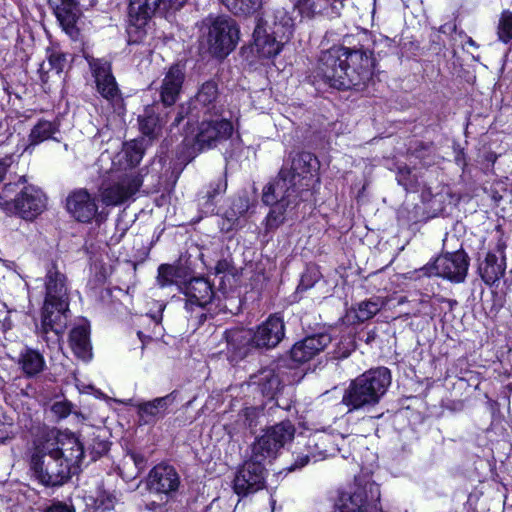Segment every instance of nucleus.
<instances>
[{
  "label": "nucleus",
  "mask_w": 512,
  "mask_h": 512,
  "mask_svg": "<svg viewBox=\"0 0 512 512\" xmlns=\"http://www.w3.org/2000/svg\"><path fill=\"white\" fill-rule=\"evenodd\" d=\"M83 456V445L74 433L44 429L33 442L31 470L41 484L59 486L76 473Z\"/></svg>",
  "instance_id": "nucleus-1"
},
{
  "label": "nucleus",
  "mask_w": 512,
  "mask_h": 512,
  "mask_svg": "<svg viewBox=\"0 0 512 512\" xmlns=\"http://www.w3.org/2000/svg\"><path fill=\"white\" fill-rule=\"evenodd\" d=\"M144 155L142 142L132 140L120 151L105 150L97 159L96 167L102 176L112 175L113 181L101 188V200L107 206H118L133 197L143 184V177L135 167Z\"/></svg>",
  "instance_id": "nucleus-2"
},
{
  "label": "nucleus",
  "mask_w": 512,
  "mask_h": 512,
  "mask_svg": "<svg viewBox=\"0 0 512 512\" xmlns=\"http://www.w3.org/2000/svg\"><path fill=\"white\" fill-rule=\"evenodd\" d=\"M317 168L318 161L313 154L298 153L292 159L291 169H282L279 176L264 188L262 201L273 206L266 217L268 228H276L283 222L286 209L297 204V184L307 180V176Z\"/></svg>",
  "instance_id": "nucleus-3"
},
{
  "label": "nucleus",
  "mask_w": 512,
  "mask_h": 512,
  "mask_svg": "<svg viewBox=\"0 0 512 512\" xmlns=\"http://www.w3.org/2000/svg\"><path fill=\"white\" fill-rule=\"evenodd\" d=\"M374 61L370 52L333 47L323 53L319 74L331 87L349 89L371 80Z\"/></svg>",
  "instance_id": "nucleus-4"
},
{
  "label": "nucleus",
  "mask_w": 512,
  "mask_h": 512,
  "mask_svg": "<svg viewBox=\"0 0 512 512\" xmlns=\"http://www.w3.org/2000/svg\"><path fill=\"white\" fill-rule=\"evenodd\" d=\"M65 282V276L54 267L48 270L40 327V333L47 342L58 341L66 325L68 296Z\"/></svg>",
  "instance_id": "nucleus-5"
},
{
  "label": "nucleus",
  "mask_w": 512,
  "mask_h": 512,
  "mask_svg": "<svg viewBox=\"0 0 512 512\" xmlns=\"http://www.w3.org/2000/svg\"><path fill=\"white\" fill-rule=\"evenodd\" d=\"M26 182V177L20 176L16 182L4 185L0 191V210L32 221L46 209L47 197L40 188Z\"/></svg>",
  "instance_id": "nucleus-6"
},
{
  "label": "nucleus",
  "mask_w": 512,
  "mask_h": 512,
  "mask_svg": "<svg viewBox=\"0 0 512 512\" xmlns=\"http://www.w3.org/2000/svg\"><path fill=\"white\" fill-rule=\"evenodd\" d=\"M391 384L389 369L378 367L353 380L345 390L342 404L348 412L372 407L379 403Z\"/></svg>",
  "instance_id": "nucleus-7"
},
{
  "label": "nucleus",
  "mask_w": 512,
  "mask_h": 512,
  "mask_svg": "<svg viewBox=\"0 0 512 512\" xmlns=\"http://www.w3.org/2000/svg\"><path fill=\"white\" fill-rule=\"evenodd\" d=\"M295 27L294 19L284 10L276 12L274 28L271 32L267 30L263 19H259L254 33V46L260 58H274L282 48L284 42L292 37Z\"/></svg>",
  "instance_id": "nucleus-8"
},
{
  "label": "nucleus",
  "mask_w": 512,
  "mask_h": 512,
  "mask_svg": "<svg viewBox=\"0 0 512 512\" xmlns=\"http://www.w3.org/2000/svg\"><path fill=\"white\" fill-rule=\"evenodd\" d=\"M201 45L215 57L227 56L237 45L239 28L228 16H209L203 20Z\"/></svg>",
  "instance_id": "nucleus-9"
},
{
  "label": "nucleus",
  "mask_w": 512,
  "mask_h": 512,
  "mask_svg": "<svg viewBox=\"0 0 512 512\" xmlns=\"http://www.w3.org/2000/svg\"><path fill=\"white\" fill-rule=\"evenodd\" d=\"M186 0H129L127 34L130 43L141 42L151 17L157 11L177 10Z\"/></svg>",
  "instance_id": "nucleus-10"
},
{
  "label": "nucleus",
  "mask_w": 512,
  "mask_h": 512,
  "mask_svg": "<svg viewBox=\"0 0 512 512\" xmlns=\"http://www.w3.org/2000/svg\"><path fill=\"white\" fill-rule=\"evenodd\" d=\"M359 436H344L340 433L317 432L311 436L307 443L308 452L296 457L294 464L288 468L294 471L308 464L311 460L314 462L323 460L326 457L333 456L337 451L341 452L346 444L350 445L355 441H362Z\"/></svg>",
  "instance_id": "nucleus-11"
},
{
  "label": "nucleus",
  "mask_w": 512,
  "mask_h": 512,
  "mask_svg": "<svg viewBox=\"0 0 512 512\" xmlns=\"http://www.w3.org/2000/svg\"><path fill=\"white\" fill-rule=\"evenodd\" d=\"M295 429L289 421L268 428L251 446L250 457L266 465L275 459L281 448L294 437Z\"/></svg>",
  "instance_id": "nucleus-12"
},
{
  "label": "nucleus",
  "mask_w": 512,
  "mask_h": 512,
  "mask_svg": "<svg viewBox=\"0 0 512 512\" xmlns=\"http://www.w3.org/2000/svg\"><path fill=\"white\" fill-rule=\"evenodd\" d=\"M295 429L289 421L268 428L251 446L250 457L266 465L275 459L281 448L294 437Z\"/></svg>",
  "instance_id": "nucleus-13"
},
{
  "label": "nucleus",
  "mask_w": 512,
  "mask_h": 512,
  "mask_svg": "<svg viewBox=\"0 0 512 512\" xmlns=\"http://www.w3.org/2000/svg\"><path fill=\"white\" fill-rule=\"evenodd\" d=\"M379 500L380 489L376 483L355 484L350 490L340 493L332 512H370Z\"/></svg>",
  "instance_id": "nucleus-14"
},
{
  "label": "nucleus",
  "mask_w": 512,
  "mask_h": 512,
  "mask_svg": "<svg viewBox=\"0 0 512 512\" xmlns=\"http://www.w3.org/2000/svg\"><path fill=\"white\" fill-rule=\"evenodd\" d=\"M214 117L202 121L197 127L196 133L192 131L186 136V140L191 139L199 150L216 146L218 142L227 140L233 133V125L224 114Z\"/></svg>",
  "instance_id": "nucleus-15"
},
{
  "label": "nucleus",
  "mask_w": 512,
  "mask_h": 512,
  "mask_svg": "<svg viewBox=\"0 0 512 512\" xmlns=\"http://www.w3.org/2000/svg\"><path fill=\"white\" fill-rule=\"evenodd\" d=\"M469 267V259L463 250L446 253L436 258L434 263L426 268L429 276H439L452 282L464 281Z\"/></svg>",
  "instance_id": "nucleus-16"
},
{
  "label": "nucleus",
  "mask_w": 512,
  "mask_h": 512,
  "mask_svg": "<svg viewBox=\"0 0 512 512\" xmlns=\"http://www.w3.org/2000/svg\"><path fill=\"white\" fill-rule=\"evenodd\" d=\"M99 94L109 102L121 100L120 90L111 72V64L105 59L85 55Z\"/></svg>",
  "instance_id": "nucleus-17"
},
{
  "label": "nucleus",
  "mask_w": 512,
  "mask_h": 512,
  "mask_svg": "<svg viewBox=\"0 0 512 512\" xmlns=\"http://www.w3.org/2000/svg\"><path fill=\"white\" fill-rule=\"evenodd\" d=\"M265 473V465L250 457L235 476L233 486L235 493L247 495L262 489L265 483Z\"/></svg>",
  "instance_id": "nucleus-18"
},
{
  "label": "nucleus",
  "mask_w": 512,
  "mask_h": 512,
  "mask_svg": "<svg viewBox=\"0 0 512 512\" xmlns=\"http://www.w3.org/2000/svg\"><path fill=\"white\" fill-rule=\"evenodd\" d=\"M146 485L152 493L171 496L180 486V477L173 466L158 464L149 472Z\"/></svg>",
  "instance_id": "nucleus-19"
},
{
  "label": "nucleus",
  "mask_w": 512,
  "mask_h": 512,
  "mask_svg": "<svg viewBox=\"0 0 512 512\" xmlns=\"http://www.w3.org/2000/svg\"><path fill=\"white\" fill-rule=\"evenodd\" d=\"M66 208L72 217L83 223L90 222L98 210L95 200L84 189L75 190L69 194Z\"/></svg>",
  "instance_id": "nucleus-20"
},
{
  "label": "nucleus",
  "mask_w": 512,
  "mask_h": 512,
  "mask_svg": "<svg viewBox=\"0 0 512 512\" xmlns=\"http://www.w3.org/2000/svg\"><path fill=\"white\" fill-rule=\"evenodd\" d=\"M176 400L175 392L151 401L133 404L137 409L139 421L143 424H154L165 417L168 407Z\"/></svg>",
  "instance_id": "nucleus-21"
},
{
  "label": "nucleus",
  "mask_w": 512,
  "mask_h": 512,
  "mask_svg": "<svg viewBox=\"0 0 512 512\" xmlns=\"http://www.w3.org/2000/svg\"><path fill=\"white\" fill-rule=\"evenodd\" d=\"M284 323L277 315L270 316L254 332V345L257 348H272L284 337Z\"/></svg>",
  "instance_id": "nucleus-22"
},
{
  "label": "nucleus",
  "mask_w": 512,
  "mask_h": 512,
  "mask_svg": "<svg viewBox=\"0 0 512 512\" xmlns=\"http://www.w3.org/2000/svg\"><path fill=\"white\" fill-rule=\"evenodd\" d=\"M185 79L183 67L179 64L171 66L164 75L160 87L161 101L165 106H172L177 101Z\"/></svg>",
  "instance_id": "nucleus-23"
},
{
  "label": "nucleus",
  "mask_w": 512,
  "mask_h": 512,
  "mask_svg": "<svg viewBox=\"0 0 512 512\" xmlns=\"http://www.w3.org/2000/svg\"><path fill=\"white\" fill-rule=\"evenodd\" d=\"M331 342L327 334H319L305 338L297 342L291 349L290 355L295 362L303 363L312 359L319 352L324 350Z\"/></svg>",
  "instance_id": "nucleus-24"
},
{
  "label": "nucleus",
  "mask_w": 512,
  "mask_h": 512,
  "mask_svg": "<svg viewBox=\"0 0 512 512\" xmlns=\"http://www.w3.org/2000/svg\"><path fill=\"white\" fill-rule=\"evenodd\" d=\"M190 304L204 307L211 302L214 297L212 285L208 280L202 277L193 278L185 281L182 291Z\"/></svg>",
  "instance_id": "nucleus-25"
},
{
  "label": "nucleus",
  "mask_w": 512,
  "mask_h": 512,
  "mask_svg": "<svg viewBox=\"0 0 512 512\" xmlns=\"http://www.w3.org/2000/svg\"><path fill=\"white\" fill-rule=\"evenodd\" d=\"M89 335L90 326L86 320H81L70 332V346L74 354L83 361H89L92 358Z\"/></svg>",
  "instance_id": "nucleus-26"
},
{
  "label": "nucleus",
  "mask_w": 512,
  "mask_h": 512,
  "mask_svg": "<svg viewBox=\"0 0 512 512\" xmlns=\"http://www.w3.org/2000/svg\"><path fill=\"white\" fill-rule=\"evenodd\" d=\"M218 87L213 81L203 83L193 100L194 109H200L204 114L218 116L223 114L221 107L217 105Z\"/></svg>",
  "instance_id": "nucleus-27"
},
{
  "label": "nucleus",
  "mask_w": 512,
  "mask_h": 512,
  "mask_svg": "<svg viewBox=\"0 0 512 512\" xmlns=\"http://www.w3.org/2000/svg\"><path fill=\"white\" fill-rule=\"evenodd\" d=\"M228 347L235 357L242 358L247 355L254 345V332L251 329L234 328L226 331Z\"/></svg>",
  "instance_id": "nucleus-28"
},
{
  "label": "nucleus",
  "mask_w": 512,
  "mask_h": 512,
  "mask_svg": "<svg viewBox=\"0 0 512 512\" xmlns=\"http://www.w3.org/2000/svg\"><path fill=\"white\" fill-rule=\"evenodd\" d=\"M185 281L186 271L184 268L170 264H161L158 267L157 285L160 288L176 286L181 292Z\"/></svg>",
  "instance_id": "nucleus-29"
},
{
  "label": "nucleus",
  "mask_w": 512,
  "mask_h": 512,
  "mask_svg": "<svg viewBox=\"0 0 512 512\" xmlns=\"http://www.w3.org/2000/svg\"><path fill=\"white\" fill-rule=\"evenodd\" d=\"M55 13L63 31L71 38H76L79 34V30L76 26L79 18L77 4L70 5L62 1L61 6L57 7Z\"/></svg>",
  "instance_id": "nucleus-30"
},
{
  "label": "nucleus",
  "mask_w": 512,
  "mask_h": 512,
  "mask_svg": "<svg viewBox=\"0 0 512 512\" xmlns=\"http://www.w3.org/2000/svg\"><path fill=\"white\" fill-rule=\"evenodd\" d=\"M505 266L503 260H499L493 253H488L484 262L480 265L482 279L487 284H493L503 276Z\"/></svg>",
  "instance_id": "nucleus-31"
},
{
  "label": "nucleus",
  "mask_w": 512,
  "mask_h": 512,
  "mask_svg": "<svg viewBox=\"0 0 512 512\" xmlns=\"http://www.w3.org/2000/svg\"><path fill=\"white\" fill-rule=\"evenodd\" d=\"M387 304V299L381 296H374L357 304L353 309L355 317L359 322H364L374 317Z\"/></svg>",
  "instance_id": "nucleus-32"
},
{
  "label": "nucleus",
  "mask_w": 512,
  "mask_h": 512,
  "mask_svg": "<svg viewBox=\"0 0 512 512\" xmlns=\"http://www.w3.org/2000/svg\"><path fill=\"white\" fill-rule=\"evenodd\" d=\"M20 364L23 372L32 377L43 371L45 360L38 351L27 349L21 354Z\"/></svg>",
  "instance_id": "nucleus-33"
},
{
  "label": "nucleus",
  "mask_w": 512,
  "mask_h": 512,
  "mask_svg": "<svg viewBox=\"0 0 512 512\" xmlns=\"http://www.w3.org/2000/svg\"><path fill=\"white\" fill-rule=\"evenodd\" d=\"M253 384L260 386L261 392L267 397H274L280 386V380L272 369H263L252 377Z\"/></svg>",
  "instance_id": "nucleus-34"
},
{
  "label": "nucleus",
  "mask_w": 512,
  "mask_h": 512,
  "mask_svg": "<svg viewBox=\"0 0 512 512\" xmlns=\"http://www.w3.org/2000/svg\"><path fill=\"white\" fill-rule=\"evenodd\" d=\"M234 15L248 16L258 11L264 0H220Z\"/></svg>",
  "instance_id": "nucleus-35"
},
{
  "label": "nucleus",
  "mask_w": 512,
  "mask_h": 512,
  "mask_svg": "<svg viewBox=\"0 0 512 512\" xmlns=\"http://www.w3.org/2000/svg\"><path fill=\"white\" fill-rule=\"evenodd\" d=\"M58 132V124L48 120H39L29 135L30 145H37L53 137Z\"/></svg>",
  "instance_id": "nucleus-36"
},
{
  "label": "nucleus",
  "mask_w": 512,
  "mask_h": 512,
  "mask_svg": "<svg viewBox=\"0 0 512 512\" xmlns=\"http://www.w3.org/2000/svg\"><path fill=\"white\" fill-rule=\"evenodd\" d=\"M66 63V54L53 50L48 52L47 62H43L40 65L39 72L41 74H48L50 71H54L55 74L59 75L64 70Z\"/></svg>",
  "instance_id": "nucleus-37"
},
{
  "label": "nucleus",
  "mask_w": 512,
  "mask_h": 512,
  "mask_svg": "<svg viewBox=\"0 0 512 512\" xmlns=\"http://www.w3.org/2000/svg\"><path fill=\"white\" fill-rule=\"evenodd\" d=\"M162 122V119L155 115L153 108H147L144 115L139 117L140 130L146 136H155Z\"/></svg>",
  "instance_id": "nucleus-38"
},
{
  "label": "nucleus",
  "mask_w": 512,
  "mask_h": 512,
  "mask_svg": "<svg viewBox=\"0 0 512 512\" xmlns=\"http://www.w3.org/2000/svg\"><path fill=\"white\" fill-rule=\"evenodd\" d=\"M249 208L248 201L245 198L239 197L233 202L232 207L225 213V217L228 221L226 226L224 223L222 229L230 230L240 216H242Z\"/></svg>",
  "instance_id": "nucleus-39"
},
{
  "label": "nucleus",
  "mask_w": 512,
  "mask_h": 512,
  "mask_svg": "<svg viewBox=\"0 0 512 512\" xmlns=\"http://www.w3.org/2000/svg\"><path fill=\"white\" fill-rule=\"evenodd\" d=\"M498 39L503 43H508L512 40V12L504 10L499 18L497 26Z\"/></svg>",
  "instance_id": "nucleus-40"
},
{
  "label": "nucleus",
  "mask_w": 512,
  "mask_h": 512,
  "mask_svg": "<svg viewBox=\"0 0 512 512\" xmlns=\"http://www.w3.org/2000/svg\"><path fill=\"white\" fill-rule=\"evenodd\" d=\"M295 8L302 17L312 18L317 10L315 0H298Z\"/></svg>",
  "instance_id": "nucleus-41"
},
{
  "label": "nucleus",
  "mask_w": 512,
  "mask_h": 512,
  "mask_svg": "<svg viewBox=\"0 0 512 512\" xmlns=\"http://www.w3.org/2000/svg\"><path fill=\"white\" fill-rule=\"evenodd\" d=\"M115 504V497L110 493L105 491L99 492L98 496L95 499L96 509L106 511L111 510Z\"/></svg>",
  "instance_id": "nucleus-42"
},
{
  "label": "nucleus",
  "mask_w": 512,
  "mask_h": 512,
  "mask_svg": "<svg viewBox=\"0 0 512 512\" xmlns=\"http://www.w3.org/2000/svg\"><path fill=\"white\" fill-rule=\"evenodd\" d=\"M51 412L59 419L66 418L71 413V404L67 401H57L51 406Z\"/></svg>",
  "instance_id": "nucleus-43"
},
{
  "label": "nucleus",
  "mask_w": 512,
  "mask_h": 512,
  "mask_svg": "<svg viewBox=\"0 0 512 512\" xmlns=\"http://www.w3.org/2000/svg\"><path fill=\"white\" fill-rule=\"evenodd\" d=\"M43 512H75L73 505L62 501H52Z\"/></svg>",
  "instance_id": "nucleus-44"
},
{
  "label": "nucleus",
  "mask_w": 512,
  "mask_h": 512,
  "mask_svg": "<svg viewBox=\"0 0 512 512\" xmlns=\"http://www.w3.org/2000/svg\"><path fill=\"white\" fill-rule=\"evenodd\" d=\"M13 163V158L11 156H6L0 159V182L4 179L8 168Z\"/></svg>",
  "instance_id": "nucleus-45"
},
{
  "label": "nucleus",
  "mask_w": 512,
  "mask_h": 512,
  "mask_svg": "<svg viewBox=\"0 0 512 512\" xmlns=\"http://www.w3.org/2000/svg\"><path fill=\"white\" fill-rule=\"evenodd\" d=\"M226 188H227L226 181L225 180H219L217 182V184H216V187L213 188V191L212 192H210V191L208 192L209 198H213L216 195L225 192Z\"/></svg>",
  "instance_id": "nucleus-46"
},
{
  "label": "nucleus",
  "mask_w": 512,
  "mask_h": 512,
  "mask_svg": "<svg viewBox=\"0 0 512 512\" xmlns=\"http://www.w3.org/2000/svg\"><path fill=\"white\" fill-rule=\"evenodd\" d=\"M456 26L452 23H446L439 28L441 33H450L455 30Z\"/></svg>",
  "instance_id": "nucleus-47"
},
{
  "label": "nucleus",
  "mask_w": 512,
  "mask_h": 512,
  "mask_svg": "<svg viewBox=\"0 0 512 512\" xmlns=\"http://www.w3.org/2000/svg\"><path fill=\"white\" fill-rule=\"evenodd\" d=\"M398 182L403 185L406 189H408L409 187V182L408 180L403 176V171H400V175H399V178H398Z\"/></svg>",
  "instance_id": "nucleus-48"
},
{
  "label": "nucleus",
  "mask_w": 512,
  "mask_h": 512,
  "mask_svg": "<svg viewBox=\"0 0 512 512\" xmlns=\"http://www.w3.org/2000/svg\"><path fill=\"white\" fill-rule=\"evenodd\" d=\"M184 111H185V107L182 105L180 107V111L178 113V116L175 119V124H178V123H180V121H182V119L184 118V115H183Z\"/></svg>",
  "instance_id": "nucleus-49"
},
{
  "label": "nucleus",
  "mask_w": 512,
  "mask_h": 512,
  "mask_svg": "<svg viewBox=\"0 0 512 512\" xmlns=\"http://www.w3.org/2000/svg\"><path fill=\"white\" fill-rule=\"evenodd\" d=\"M256 412L255 408H246L245 409V416L248 417L251 414H254Z\"/></svg>",
  "instance_id": "nucleus-50"
},
{
  "label": "nucleus",
  "mask_w": 512,
  "mask_h": 512,
  "mask_svg": "<svg viewBox=\"0 0 512 512\" xmlns=\"http://www.w3.org/2000/svg\"><path fill=\"white\" fill-rule=\"evenodd\" d=\"M64 3H68L70 5L78 4L79 0H62Z\"/></svg>",
  "instance_id": "nucleus-51"
},
{
  "label": "nucleus",
  "mask_w": 512,
  "mask_h": 512,
  "mask_svg": "<svg viewBox=\"0 0 512 512\" xmlns=\"http://www.w3.org/2000/svg\"><path fill=\"white\" fill-rule=\"evenodd\" d=\"M468 43H469L470 45H474V41H473L472 39H469Z\"/></svg>",
  "instance_id": "nucleus-52"
},
{
  "label": "nucleus",
  "mask_w": 512,
  "mask_h": 512,
  "mask_svg": "<svg viewBox=\"0 0 512 512\" xmlns=\"http://www.w3.org/2000/svg\"><path fill=\"white\" fill-rule=\"evenodd\" d=\"M343 458H348V455H346L345 453L342 454Z\"/></svg>",
  "instance_id": "nucleus-53"
},
{
  "label": "nucleus",
  "mask_w": 512,
  "mask_h": 512,
  "mask_svg": "<svg viewBox=\"0 0 512 512\" xmlns=\"http://www.w3.org/2000/svg\"><path fill=\"white\" fill-rule=\"evenodd\" d=\"M264 23L266 24L267 30H271V27H268L267 23L265 21H264Z\"/></svg>",
  "instance_id": "nucleus-54"
},
{
  "label": "nucleus",
  "mask_w": 512,
  "mask_h": 512,
  "mask_svg": "<svg viewBox=\"0 0 512 512\" xmlns=\"http://www.w3.org/2000/svg\"><path fill=\"white\" fill-rule=\"evenodd\" d=\"M89 389L95 390L93 386H88Z\"/></svg>",
  "instance_id": "nucleus-55"
}]
</instances>
